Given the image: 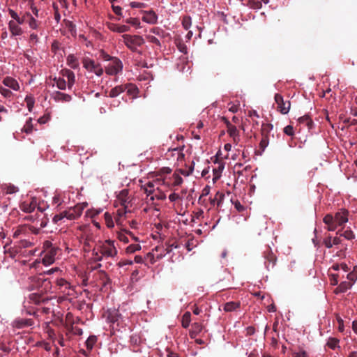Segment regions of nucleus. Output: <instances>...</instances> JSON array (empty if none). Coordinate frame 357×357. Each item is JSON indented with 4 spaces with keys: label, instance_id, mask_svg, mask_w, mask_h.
I'll list each match as a JSON object with an SVG mask.
<instances>
[{
    "label": "nucleus",
    "instance_id": "2f4dec72",
    "mask_svg": "<svg viewBox=\"0 0 357 357\" xmlns=\"http://www.w3.org/2000/svg\"><path fill=\"white\" fill-rule=\"evenodd\" d=\"M191 321V314L190 312H186L182 317L181 324L184 328H187Z\"/></svg>",
    "mask_w": 357,
    "mask_h": 357
},
{
    "label": "nucleus",
    "instance_id": "09e8293b",
    "mask_svg": "<svg viewBox=\"0 0 357 357\" xmlns=\"http://www.w3.org/2000/svg\"><path fill=\"white\" fill-rule=\"evenodd\" d=\"M323 243L327 248H331L333 245L331 236L326 237L323 241Z\"/></svg>",
    "mask_w": 357,
    "mask_h": 357
},
{
    "label": "nucleus",
    "instance_id": "8fccbe9b",
    "mask_svg": "<svg viewBox=\"0 0 357 357\" xmlns=\"http://www.w3.org/2000/svg\"><path fill=\"white\" fill-rule=\"evenodd\" d=\"M0 93L6 98H9L12 95V92L6 88L0 86Z\"/></svg>",
    "mask_w": 357,
    "mask_h": 357
},
{
    "label": "nucleus",
    "instance_id": "cd10ccee",
    "mask_svg": "<svg viewBox=\"0 0 357 357\" xmlns=\"http://www.w3.org/2000/svg\"><path fill=\"white\" fill-rule=\"evenodd\" d=\"M83 66L84 67L89 71H92L97 64L95 63L93 60H91L89 58H84L83 59Z\"/></svg>",
    "mask_w": 357,
    "mask_h": 357
},
{
    "label": "nucleus",
    "instance_id": "6e6552de",
    "mask_svg": "<svg viewBox=\"0 0 357 357\" xmlns=\"http://www.w3.org/2000/svg\"><path fill=\"white\" fill-rule=\"evenodd\" d=\"M123 69V63L118 58L112 59L111 63L105 68V72L107 75H115L121 72Z\"/></svg>",
    "mask_w": 357,
    "mask_h": 357
},
{
    "label": "nucleus",
    "instance_id": "c03bdc74",
    "mask_svg": "<svg viewBox=\"0 0 357 357\" xmlns=\"http://www.w3.org/2000/svg\"><path fill=\"white\" fill-rule=\"evenodd\" d=\"M172 178L174 179V182L172 183L174 186H178L183 183V178L176 173L173 174Z\"/></svg>",
    "mask_w": 357,
    "mask_h": 357
},
{
    "label": "nucleus",
    "instance_id": "a878e982",
    "mask_svg": "<svg viewBox=\"0 0 357 357\" xmlns=\"http://www.w3.org/2000/svg\"><path fill=\"white\" fill-rule=\"evenodd\" d=\"M67 64L73 69H77L79 67V61L77 58L74 54H69L66 59Z\"/></svg>",
    "mask_w": 357,
    "mask_h": 357
},
{
    "label": "nucleus",
    "instance_id": "4d7b16f0",
    "mask_svg": "<svg viewBox=\"0 0 357 357\" xmlns=\"http://www.w3.org/2000/svg\"><path fill=\"white\" fill-rule=\"evenodd\" d=\"M64 218H66V216H64V211H63L59 214L55 215L53 218V221H54V222L56 223L59 221L63 219Z\"/></svg>",
    "mask_w": 357,
    "mask_h": 357
},
{
    "label": "nucleus",
    "instance_id": "4be33fe9",
    "mask_svg": "<svg viewBox=\"0 0 357 357\" xmlns=\"http://www.w3.org/2000/svg\"><path fill=\"white\" fill-rule=\"evenodd\" d=\"M108 28L116 32L123 33L128 31L129 26L122 24H107Z\"/></svg>",
    "mask_w": 357,
    "mask_h": 357
},
{
    "label": "nucleus",
    "instance_id": "393cba45",
    "mask_svg": "<svg viewBox=\"0 0 357 357\" xmlns=\"http://www.w3.org/2000/svg\"><path fill=\"white\" fill-rule=\"evenodd\" d=\"M126 86H124V84L119 85L112 89L109 91V96L110 98L117 97L119 95L126 91Z\"/></svg>",
    "mask_w": 357,
    "mask_h": 357
},
{
    "label": "nucleus",
    "instance_id": "0e129e2a",
    "mask_svg": "<svg viewBox=\"0 0 357 357\" xmlns=\"http://www.w3.org/2000/svg\"><path fill=\"white\" fill-rule=\"evenodd\" d=\"M130 6L132 8H144V3H141V2H136V1H132L130 3Z\"/></svg>",
    "mask_w": 357,
    "mask_h": 357
},
{
    "label": "nucleus",
    "instance_id": "680f3d73",
    "mask_svg": "<svg viewBox=\"0 0 357 357\" xmlns=\"http://www.w3.org/2000/svg\"><path fill=\"white\" fill-rule=\"evenodd\" d=\"M17 190H18V188L17 187H15V185H9L6 188V192L8 194L15 193V192H17Z\"/></svg>",
    "mask_w": 357,
    "mask_h": 357
},
{
    "label": "nucleus",
    "instance_id": "774afa93",
    "mask_svg": "<svg viewBox=\"0 0 357 357\" xmlns=\"http://www.w3.org/2000/svg\"><path fill=\"white\" fill-rule=\"evenodd\" d=\"M101 56L102 58L105 60V61H112V59H114L115 57H112L111 56H109V54H107V53H105V52H101Z\"/></svg>",
    "mask_w": 357,
    "mask_h": 357
},
{
    "label": "nucleus",
    "instance_id": "603ef678",
    "mask_svg": "<svg viewBox=\"0 0 357 357\" xmlns=\"http://www.w3.org/2000/svg\"><path fill=\"white\" fill-rule=\"evenodd\" d=\"M117 237L120 241L124 242L126 243L129 242L128 236L123 232H119L117 235Z\"/></svg>",
    "mask_w": 357,
    "mask_h": 357
},
{
    "label": "nucleus",
    "instance_id": "0eeeda50",
    "mask_svg": "<svg viewBox=\"0 0 357 357\" xmlns=\"http://www.w3.org/2000/svg\"><path fill=\"white\" fill-rule=\"evenodd\" d=\"M29 6V10L20 17V22H36L39 17L38 10L34 4H31Z\"/></svg>",
    "mask_w": 357,
    "mask_h": 357
},
{
    "label": "nucleus",
    "instance_id": "f704fd0d",
    "mask_svg": "<svg viewBox=\"0 0 357 357\" xmlns=\"http://www.w3.org/2000/svg\"><path fill=\"white\" fill-rule=\"evenodd\" d=\"M54 81L55 82L57 88L60 90H65L66 89V86H68L66 80L63 78L55 77L54 79Z\"/></svg>",
    "mask_w": 357,
    "mask_h": 357
},
{
    "label": "nucleus",
    "instance_id": "473e14b6",
    "mask_svg": "<svg viewBox=\"0 0 357 357\" xmlns=\"http://www.w3.org/2000/svg\"><path fill=\"white\" fill-rule=\"evenodd\" d=\"M124 86H126V91H127V93L129 95L135 96L137 93L138 92V89L133 84H131V83L126 84H124Z\"/></svg>",
    "mask_w": 357,
    "mask_h": 357
},
{
    "label": "nucleus",
    "instance_id": "39448f33",
    "mask_svg": "<svg viewBox=\"0 0 357 357\" xmlns=\"http://www.w3.org/2000/svg\"><path fill=\"white\" fill-rule=\"evenodd\" d=\"M273 125L271 123H262L261 128V139L259 142V149L261 152L265 151V149L269 144V137L271 132L273 130Z\"/></svg>",
    "mask_w": 357,
    "mask_h": 357
},
{
    "label": "nucleus",
    "instance_id": "79ce46f5",
    "mask_svg": "<svg viewBox=\"0 0 357 357\" xmlns=\"http://www.w3.org/2000/svg\"><path fill=\"white\" fill-rule=\"evenodd\" d=\"M157 190L158 191V193H155L154 195H151L150 197V199L153 201L155 199L158 200H164L166 199V195L163 192H161L159 190L158 188H157Z\"/></svg>",
    "mask_w": 357,
    "mask_h": 357
},
{
    "label": "nucleus",
    "instance_id": "37998d69",
    "mask_svg": "<svg viewBox=\"0 0 357 357\" xmlns=\"http://www.w3.org/2000/svg\"><path fill=\"white\" fill-rule=\"evenodd\" d=\"M338 343L339 340L337 339L331 337L327 342V346L332 349H335L337 347Z\"/></svg>",
    "mask_w": 357,
    "mask_h": 357
},
{
    "label": "nucleus",
    "instance_id": "b1692460",
    "mask_svg": "<svg viewBox=\"0 0 357 357\" xmlns=\"http://www.w3.org/2000/svg\"><path fill=\"white\" fill-rule=\"evenodd\" d=\"M157 20L158 15L153 10L146 12L142 16L143 22H156Z\"/></svg>",
    "mask_w": 357,
    "mask_h": 357
},
{
    "label": "nucleus",
    "instance_id": "9d476101",
    "mask_svg": "<svg viewBox=\"0 0 357 357\" xmlns=\"http://www.w3.org/2000/svg\"><path fill=\"white\" fill-rule=\"evenodd\" d=\"M275 101L278 105L277 109L282 114H286L289 112L291 107L290 101H284L283 97L276 93L274 97Z\"/></svg>",
    "mask_w": 357,
    "mask_h": 357
},
{
    "label": "nucleus",
    "instance_id": "c9c22d12",
    "mask_svg": "<svg viewBox=\"0 0 357 357\" xmlns=\"http://www.w3.org/2000/svg\"><path fill=\"white\" fill-rule=\"evenodd\" d=\"M352 286V283L351 282H342L337 287V289L340 292H346L349 289H350Z\"/></svg>",
    "mask_w": 357,
    "mask_h": 357
},
{
    "label": "nucleus",
    "instance_id": "f8f14e48",
    "mask_svg": "<svg viewBox=\"0 0 357 357\" xmlns=\"http://www.w3.org/2000/svg\"><path fill=\"white\" fill-rule=\"evenodd\" d=\"M56 285L59 291L63 294L70 296L72 295L71 291H73V287L65 279L60 278L56 280Z\"/></svg>",
    "mask_w": 357,
    "mask_h": 357
},
{
    "label": "nucleus",
    "instance_id": "a19ab883",
    "mask_svg": "<svg viewBox=\"0 0 357 357\" xmlns=\"http://www.w3.org/2000/svg\"><path fill=\"white\" fill-rule=\"evenodd\" d=\"M25 102L26 103V107L28 108V110L29 112H31L33 109V107L34 106V102H35L33 97L31 96H26L25 98Z\"/></svg>",
    "mask_w": 357,
    "mask_h": 357
},
{
    "label": "nucleus",
    "instance_id": "e433bc0d",
    "mask_svg": "<svg viewBox=\"0 0 357 357\" xmlns=\"http://www.w3.org/2000/svg\"><path fill=\"white\" fill-rule=\"evenodd\" d=\"M96 341H97L96 336H95V335L89 336L85 342L87 349H89V350L92 349L94 344H96Z\"/></svg>",
    "mask_w": 357,
    "mask_h": 357
},
{
    "label": "nucleus",
    "instance_id": "5701e85b",
    "mask_svg": "<svg viewBox=\"0 0 357 357\" xmlns=\"http://www.w3.org/2000/svg\"><path fill=\"white\" fill-rule=\"evenodd\" d=\"M107 314V319L109 322L114 324L118 321L119 318L120 317V314L119 313L118 310H116V309L108 310Z\"/></svg>",
    "mask_w": 357,
    "mask_h": 357
},
{
    "label": "nucleus",
    "instance_id": "13d9d810",
    "mask_svg": "<svg viewBox=\"0 0 357 357\" xmlns=\"http://www.w3.org/2000/svg\"><path fill=\"white\" fill-rule=\"evenodd\" d=\"M112 10L114 12L116 15L118 16H121L122 15L121 13V8L119 6H116L114 4L112 5Z\"/></svg>",
    "mask_w": 357,
    "mask_h": 357
},
{
    "label": "nucleus",
    "instance_id": "20e7f679",
    "mask_svg": "<svg viewBox=\"0 0 357 357\" xmlns=\"http://www.w3.org/2000/svg\"><path fill=\"white\" fill-rule=\"evenodd\" d=\"M97 249L103 257H114L118 251L114 245V242L111 240H106L101 244L97 245Z\"/></svg>",
    "mask_w": 357,
    "mask_h": 357
},
{
    "label": "nucleus",
    "instance_id": "7ed1b4c3",
    "mask_svg": "<svg viewBox=\"0 0 357 357\" xmlns=\"http://www.w3.org/2000/svg\"><path fill=\"white\" fill-rule=\"evenodd\" d=\"M59 251V248L53 245L51 241H45L43 243V251L41 255H43L42 262L45 266L52 264L55 261L56 255Z\"/></svg>",
    "mask_w": 357,
    "mask_h": 357
},
{
    "label": "nucleus",
    "instance_id": "864d4df0",
    "mask_svg": "<svg viewBox=\"0 0 357 357\" xmlns=\"http://www.w3.org/2000/svg\"><path fill=\"white\" fill-rule=\"evenodd\" d=\"M147 38L149 42L153 43L158 46H160V43L158 38H157L155 36L149 35V36H147Z\"/></svg>",
    "mask_w": 357,
    "mask_h": 357
},
{
    "label": "nucleus",
    "instance_id": "5fc2aeb1",
    "mask_svg": "<svg viewBox=\"0 0 357 357\" xmlns=\"http://www.w3.org/2000/svg\"><path fill=\"white\" fill-rule=\"evenodd\" d=\"M105 220L107 222V225L108 227H112L114 226V223L112 220L111 215L108 213H105Z\"/></svg>",
    "mask_w": 357,
    "mask_h": 357
},
{
    "label": "nucleus",
    "instance_id": "49530a36",
    "mask_svg": "<svg viewBox=\"0 0 357 357\" xmlns=\"http://www.w3.org/2000/svg\"><path fill=\"white\" fill-rule=\"evenodd\" d=\"M249 5L254 9H260L262 6L261 2L257 0H249Z\"/></svg>",
    "mask_w": 357,
    "mask_h": 357
},
{
    "label": "nucleus",
    "instance_id": "e2e57ef3",
    "mask_svg": "<svg viewBox=\"0 0 357 357\" xmlns=\"http://www.w3.org/2000/svg\"><path fill=\"white\" fill-rule=\"evenodd\" d=\"M347 278L354 283L357 279V274L354 271L349 273Z\"/></svg>",
    "mask_w": 357,
    "mask_h": 357
},
{
    "label": "nucleus",
    "instance_id": "1a4fd4ad",
    "mask_svg": "<svg viewBox=\"0 0 357 357\" xmlns=\"http://www.w3.org/2000/svg\"><path fill=\"white\" fill-rule=\"evenodd\" d=\"M84 206L83 204H77L73 208L64 211V216L68 220H75L82 214Z\"/></svg>",
    "mask_w": 357,
    "mask_h": 357
},
{
    "label": "nucleus",
    "instance_id": "f3484780",
    "mask_svg": "<svg viewBox=\"0 0 357 357\" xmlns=\"http://www.w3.org/2000/svg\"><path fill=\"white\" fill-rule=\"evenodd\" d=\"M52 98L56 102H68L72 100L70 95L60 91H55L52 94Z\"/></svg>",
    "mask_w": 357,
    "mask_h": 357
},
{
    "label": "nucleus",
    "instance_id": "a211bd4d",
    "mask_svg": "<svg viewBox=\"0 0 357 357\" xmlns=\"http://www.w3.org/2000/svg\"><path fill=\"white\" fill-rule=\"evenodd\" d=\"M43 294L44 293H40L39 291L38 293L31 294L29 296L30 303L38 305L40 304V303L45 302L47 299L43 297Z\"/></svg>",
    "mask_w": 357,
    "mask_h": 357
},
{
    "label": "nucleus",
    "instance_id": "dca6fc26",
    "mask_svg": "<svg viewBox=\"0 0 357 357\" xmlns=\"http://www.w3.org/2000/svg\"><path fill=\"white\" fill-rule=\"evenodd\" d=\"M61 74L63 77H66L68 79V89H72L73 86L75 82V73L68 69H63L61 70Z\"/></svg>",
    "mask_w": 357,
    "mask_h": 357
},
{
    "label": "nucleus",
    "instance_id": "58836bf2",
    "mask_svg": "<svg viewBox=\"0 0 357 357\" xmlns=\"http://www.w3.org/2000/svg\"><path fill=\"white\" fill-rule=\"evenodd\" d=\"M337 234H340L341 236L344 237L347 240H352L355 237L354 234L350 229H347L344 231L343 233H340V231H338L337 232Z\"/></svg>",
    "mask_w": 357,
    "mask_h": 357
},
{
    "label": "nucleus",
    "instance_id": "f03ea898",
    "mask_svg": "<svg viewBox=\"0 0 357 357\" xmlns=\"http://www.w3.org/2000/svg\"><path fill=\"white\" fill-rule=\"evenodd\" d=\"M28 280L27 289L29 291L38 290L40 293H46L51 289V282L41 275L29 277Z\"/></svg>",
    "mask_w": 357,
    "mask_h": 357
},
{
    "label": "nucleus",
    "instance_id": "bf43d9fd",
    "mask_svg": "<svg viewBox=\"0 0 357 357\" xmlns=\"http://www.w3.org/2000/svg\"><path fill=\"white\" fill-rule=\"evenodd\" d=\"M166 246L167 247L165 248V251L167 253L171 252L172 251L173 248H178V245L176 244H175L174 243H171V244L169 243H168L166 244Z\"/></svg>",
    "mask_w": 357,
    "mask_h": 357
},
{
    "label": "nucleus",
    "instance_id": "338daca9",
    "mask_svg": "<svg viewBox=\"0 0 357 357\" xmlns=\"http://www.w3.org/2000/svg\"><path fill=\"white\" fill-rule=\"evenodd\" d=\"M192 328L197 333H200L202 330V326L199 323H194L192 324Z\"/></svg>",
    "mask_w": 357,
    "mask_h": 357
},
{
    "label": "nucleus",
    "instance_id": "2eb2a0df",
    "mask_svg": "<svg viewBox=\"0 0 357 357\" xmlns=\"http://www.w3.org/2000/svg\"><path fill=\"white\" fill-rule=\"evenodd\" d=\"M40 232V229L35 227L29 225H23L18 227L17 229L15 232V236H17L21 233L24 234H38Z\"/></svg>",
    "mask_w": 357,
    "mask_h": 357
},
{
    "label": "nucleus",
    "instance_id": "f257e3e1",
    "mask_svg": "<svg viewBox=\"0 0 357 357\" xmlns=\"http://www.w3.org/2000/svg\"><path fill=\"white\" fill-rule=\"evenodd\" d=\"M348 211L343 208L335 213L334 216L331 213L326 214L323 218V222L327 226L326 229L333 231L337 226H344L348 222Z\"/></svg>",
    "mask_w": 357,
    "mask_h": 357
},
{
    "label": "nucleus",
    "instance_id": "7c9ffc66",
    "mask_svg": "<svg viewBox=\"0 0 357 357\" xmlns=\"http://www.w3.org/2000/svg\"><path fill=\"white\" fill-rule=\"evenodd\" d=\"M8 26L12 36H20L22 34V31L18 24H8Z\"/></svg>",
    "mask_w": 357,
    "mask_h": 357
},
{
    "label": "nucleus",
    "instance_id": "bb28decb",
    "mask_svg": "<svg viewBox=\"0 0 357 357\" xmlns=\"http://www.w3.org/2000/svg\"><path fill=\"white\" fill-rule=\"evenodd\" d=\"M240 307L239 302H227L224 305V310L226 312H232Z\"/></svg>",
    "mask_w": 357,
    "mask_h": 357
},
{
    "label": "nucleus",
    "instance_id": "052dcab7",
    "mask_svg": "<svg viewBox=\"0 0 357 357\" xmlns=\"http://www.w3.org/2000/svg\"><path fill=\"white\" fill-rule=\"evenodd\" d=\"M330 277H331V284L332 285H337V283H338V280H337V277L338 275H336V274H331L330 275Z\"/></svg>",
    "mask_w": 357,
    "mask_h": 357
},
{
    "label": "nucleus",
    "instance_id": "69168bd1",
    "mask_svg": "<svg viewBox=\"0 0 357 357\" xmlns=\"http://www.w3.org/2000/svg\"><path fill=\"white\" fill-rule=\"evenodd\" d=\"M132 263L133 262L131 260H122V261H120L118 263V266H120V267H122V266H126V265H132Z\"/></svg>",
    "mask_w": 357,
    "mask_h": 357
},
{
    "label": "nucleus",
    "instance_id": "6ab92c4d",
    "mask_svg": "<svg viewBox=\"0 0 357 357\" xmlns=\"http://www.w3.org/2000/svg\"><path fill=\"white\" fill-rule=\"evenodd\" d=\"M3 84L15 91H18L20 89V86L16 79L10 77H6L3 80Z\"/></svg>",
    "mask_w": 357,
    "mask_h": 357
},
{
    "label": "nucleus",
    "instance_id": "c756f323",
    "mask_svg": "<svg viewBox=\"0 0 357 357\" xmlns=\"http://www.w3.org/2000/svg\"><path fill=\"white\" fill-rule=\"evenodd\" d=\"M225 198V195L222 192H217L213 199H211V204L214 205L215 203L218 206H220Z\"/></svg>",
    "mask_w": 357,
    "mask_h": 357
},
{
    "label": "nucleus",
    "instance_id": "4468645a",
    "mask_svg": "<svg viewBox=\"0 0 357 357\" xmlns=\"http://www.w3.org/2000/svg\"><path fill=\"white\" fill-rule=\"evenodd\" d=\"M33 324L34 321L32 319L17 318L13 321L12 326L15 328L21 329L25 327L31 326Z\"/></svg>",
    "mask_w": 357,
    "mask_h": 357
},
{
    "label": "nucleus",
    "instance_id": "3c124183",
    "mask_svg": "<svg viewBox=\"0 0 357 357\" xmlns=\"http://www.w3.org/2000/svg\"><path fill=\"white\" fill-rule=\"evenodd\" d=\"M284 132L289 136H293L294 134V128L290 125L287 126L284 128Z\"/></svg>",
    "mask_w": 357,
    "mask_h": 357
},
{
    "label": "nucleus",
    "instance_id": "412c9836",
    "mask_svg": "<svg viewBox=\"0 0 357 357\" xmlns=\"http://www.w3.org/2000/svg\"><path fill=\"white\" fill-rule=\"evenodd\" d=\"M227 131L229 136L233 138L234 143L238 144L240 140V137L239 131L236 128V127L234 125H231V126L227 128Z\"/></svg>",
    "mask_w": 357,
    "mask_h": 357
},
{
    "label": "nucleus",
    "instance_id": "de8ad7c7",
    "mask_svg": "<svg viewBox=\"0 0 357 357\" xmlns=\"http://www.w3.org/2000/svg\"><path fill=\"white\" fill-rule=\"evenodd\" d=\"M100 251L97 249V247L93 250V256L95 261H100L102 260L103 256L99 255Z\"/></svg>",
    "mask_w": 357,
    "mask_h": 357
},
{
    "label": "nucleus",
    "instance_id": "a18cd8bd",
    "mask_svg": "<svg viewBox=\"0 0 357 357\" xmlns=\"http://www.w3.org/2000/svg\"><path fill=\"white\" fill-rule=\"evenodd\" d=\"M8 15L13 20H16L17 22H20V17L19 15L13 9L8 8L7 10Z\"/></svg>",
    "mask_w": 357,
    "mask_h": 357
},
{
    "label": "nucleus",
    "instance_id": "9b49d317",
    "mask_svg": "<svg viewBox=\"0 0 357 357\" xmlns=\"http://www.w3.org/2000/svg\"><path fill=\"white\" fill-rule=\"evenodd\" d=\"M264 257L265 259V265L268 270L273 268L276 264L277 258L269 247L264 251Z\"/></svg>",
    "mask_w": 357,
    "mask_h": 357
},
{
    "label": "nucleus",
    "instance_id": "ea45409f",
    "mask_svg": "<svg viewBox=\"0 0 357 357\" xmlns=\"http://www.w3.org/2000/svg\"><path fill=\"white\" fill-rule=\"evenodd\" d=\"M23 132L29 134L31 133L33 130V124L32 119L30 118L26 121L25 125L24 126L22 130Z\"/></svg>",
    "mask_w": 357,
    "mask_h": 357
},
{
    "label": "nucleus",
    "instance_id": "c85d7f7f",
    "mask_svg": "<svg viewBox=\"0 0 357 357\" xmlns=\"http://www.w3.org/2000/svg\"><path fill=\"white\" fill-rule=\"evenodd\" d=\"M300 123L305 125L309 129L313 127V121L308 115H305L298 119Z\"/></svg>",
    "mask_w": 357,
    "mask_h": 357
},
{
    "label": "nucleus",
    "instance_id": "423d86ee",
    "mask_svg": "<svg viewBox=\"0 0 357 357\" xmlns=\"http://www.w3.org/2000/svg\"><path fill=\"white\" fill-rule=\"evenodd\" d=\"M124 43L132 51L141 54L137 50V47L141 46L144 43V39L138 36L123 35Z\"/></svg>",
    "mask_w": 357,
    "mask_h": 357
},
{
    "label": "nucleus",
    "instance_id": "aec40b11",
    "mask_svg": "<svg viewBox=\"0 0 357 357\" xmlns=\"http://www.w3.org/2000/svg\"><path fill=\"white\" fill-rule=\"evenodd\" d=\"M127 195H128V191L126 190H123L121 192V193L119 195V199L121 202V204L124 206V209H126L127 208V206L126 205V203L128 202ZM126 213V210H124V211H121L120 209L118 210V214L120 216L123 215Z\"/></svg>",
    "mask_w": 357,
    "mask_h": 357
},
{
    "label": "nucleus",
    "instance_id": "6e6d98bb",
    "mask_svg": "<svg viewBox=\"0 0 357 357\" xmlns=\"http://www.w3.org/2000/svg\"><path fill=\"white\" fill-rule=\"evenodd\" d=\"M91 72H93L98 76H101L103 73V70L99 64H97Z\"/></svg>",
    "mask_w": 357,
    "mask_h": 357
},
{
    "label": "nucleus",
    "instance_id": "72a5a7b5",
    "mask_svg": "<svg viewBox=\"0 0 357 357\" xmlns=\"http://www.w3.org/2000/svg\"><path fill=\"white\" fill-rule=\"evenodd\" d=\"M144 192L147 196H151L155 193L154 185L152 182H149L144 186Z\"/></svg>",
    "mask_w": 357,
    "mask_h": 357
},
{
    "label": "nucleus",
    "instance_id": "4c0bfd02",
    "mask_svg": "<svg viewBox=\"0 0 357 357\" xmlns=\"http://www.w3.org/2000/svg\"><path fill=\"white\" fill-rule=\"evenodd\" d=\"M142 248L139 244H131L126 248V252L127 254H132L137 250H140Z\"/></svg>",
    "mask_w": 357,
    "mask_h": 357
},
{
    "label": "nucleus",
    "instance_id": "ddd939ff",
    "mask_svg": "<svg viewBox=\"0 0 357 357\" xmlns=\"http://www.w3.org/2000/svg\"><path fill=\"white\" fill-rule=\"evenodd\" d=\"M37 199L32 197L31 201H24L20 204V208L24 213H30L33 212L37 206Z\"/></svg>",
    "mask_w": 357,
    "mask_h": 357
}]
</instances>
